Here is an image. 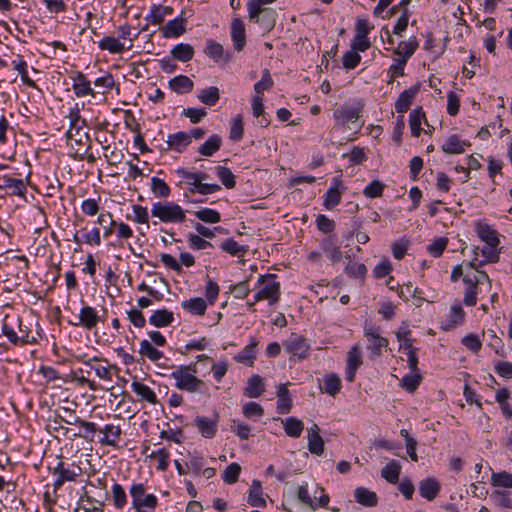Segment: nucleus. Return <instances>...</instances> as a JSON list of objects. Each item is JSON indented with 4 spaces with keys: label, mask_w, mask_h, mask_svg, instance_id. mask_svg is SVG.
I'll list each match as a JSON object with an SVG mask.
<instances>
[{
    "label": "nucleus",
    "mask_w": 512,
    "mask_h": 512,
    "mask_svg": "<svg viewBox=\"0 0 512 512\" xmlns=\"http://www.w3.org/2000/svg\"><path fill=\"white\" fill-rule=\"evenodd\" d=\"M197 219L209 224H216L221 221V214L211 208L203 207L194 212Z\"/></svg>",
    "instance_id": "de8ad7c7"
},
{
    "label": "nucleus",
    "mask_w": 512,
    "mask_h": 512,
    "mask_svg": "<svg viewBox=\"0 0 512 512\" xmlns=\"http://www.w3.org/2000/svg\"><path fill=\"white\" fill-rule=\"evenodd\" d=\"M243 415L253 421H257L264 415V408L257 402H247L242 407Z\"/></svg>",
    "instance_id": "864d4df0"
},
{
    "label": "nucleus",
    "mask_w": 512,
    "mask_h": 512,
    "mask_svg": "<svg viewBox=\"0 0 512 512\" xmlns=\"http://www.w3.org/2000/svg\"><path fill=\"white\" fill-rule=\"evenodd\" d=\"M181 308L191 315L202 316L207 310V302L201 297H195L182 301Z\"/></svg>",
    "instance_id": "a878e982"
},
{
    "label": "nucleus",
    "mask_w": 512,
    "mask_h": 512,
    "mask_svg": "<svg viewBox=\"0 0 512 512\" xmlns=\"http://www.w3.org/2000/svg\"><path fill=\"white\" fill-rule=\"evenodd\" d=\"M419 47L418 40L415 36L410 37L407 41H401L397 48L394 49V54L400 56V59L409 60Z\"/></svg>",
    "instance_id": "c756f323"
},
{
    "label": "nucleus",
    "mask_w": 512,
    "mask_h": 512,
    "mask_svg": "<svg viewBox=\"0 0 512 512\" xmlns=\"http://www.w3.org/2000/svg\"><path fill=\"white\" fill-rule=\"evenodd\" d=\"M258 292L254 295L255 301L267 300L274 305L280 298V283L275 274L260 275L257 281Z\"/></svg>",
    "instance_id": "7ed1b4c3"
},
{
    "label": "nucleus",
    "mask_w": 512,
    "mask_h": 512,
    "mask_svg": "<svg viewBox=\"0 0 512 512\" xmlns=\"http://www.w3.org/2000/svg\"><path fill=\"white\" fill-rule=\"evenodd\" d=\"M172 13L173 8L170 6L153 4L150 7L149 14H147L145 17V20L153 25H160L166 16L171 15Z\"/></svg>",
    "instance_id": "5701e85b"
},
{
    "label": "nucleus",
    "mask_w": 512,
    "mask_h": 512,
    "mask_svg": "<svg viewBox=\"0 0 512 512\" xmlns=\"http://www.w3.org/2000/svg\"><path fill=\"white\" fill-rule=\"evenodd\" d=\"M425 118L422 107L415 108L410 112L409 124L411 129V135L413 137H419L421 134V120Z\"/></svg>",
    "instance_id": "49530a36"
},
{
    "label": "nucleus",
    "mask_w": 512,
    "mask_h": 512,
    "mask_svg": "<svg viewBox=\"0 0 512 512\" xmlns=\"http://www.w3.org/2000/svg\"><path fill=\"white\" fill-rule=\"evenodd\" d=\"M220 248L231 256H243L248 251V246L239 245L233 238L221 242Z\"/></svg>",
    "instance_id": "09e8293b"
},
{
    "label": "nucleus",
    "mask_w": 512,
    "mask_h": 512,
    "mask_svg": "<svg viewBox=\"0 0 512 512\" xmlns=\"http://www.w3.org/2000/svg\"><path fill=\"white\" fill-rule=\"evenodd\" d=\"M320 247L333 264L340 262L342 259V252L335 235H329L322 239Z\"/></svg>",
    "instance_id": "2eb2a0df"
},
{
    "label": "nucleus",
    "mask_w": 512,
    "mask_h": 512,
    "mask_svg": "<svg viewBox=\"0 0 512 512\" xmlns=\"http://www.w3.org/2000/svg\"><path fill=\"white\" fill-rule=\"evenodd\" d=\"M191 144V136L188 132L179 131L177 133L169 134L166 140V147L162 150H173L182 153Z\"/></svg>",
    "instance_id": "ddd939ff"
},
{
    "label": "nucleus",
    "mask_w": 512,
    "mask_h": 512,
    "mask_svg": "<svg viewBox=\"0 0 512 512\" xmlns=\"http://www.w3.org/2000/svg\"><path fill=\"white\" fill-rule=\"evenodd\" d=\"M385 189V184L379 180H373L363 190V194L367 198L381 197Z\"/></svg>",
    "instance_id": "69168bd1"
},
{
    "label": "nucleus",
    "mask_w": 512,
    "mask_h": 512,
    "mask_svg": "<svg viewBox=\"0 0 512 512\" xmlns=\"http://www.w3.org/2000/svg\"><path fill=\"white\" fill-rule=\"evenodd\" d=\"M248 503L253 507L266 506V501L263 498L261 482L258 480H253L251 484L248 495Z\"/></svg>",
    "instance_id": "79ce46f5"
},
{
    "label": "nucleus",
    "mask_w": 512,
    "mask_h": 512,
    "mask_svg": "<svg viewBox=\"0 0 512 512\" xmlns=\"http://www.w3.org/2000/svg\"><path fill=\"white\" fill-rule=\"evenodd\" d=\"M72 88L76 97L94 96L95 92L91 87V82L81 71L71 75Z\"/></svg>",
    "instance_id": "dca6fc26"
},
{
    "label": "nucleus",
    "mask_w": 512,
    "mask_h": 512,
    "mask_svg": "<svg viewBox=\"0 0 512 512\" xmlns=\"http://www.w3.org/2000/svg\"><path fill=\"white\" fill-rule=\"evenodd\" d=\"M131 389L142 401H146L152 405H155L158 402L155 392L148 385L142 382L133 381L131 383Z\"/></svg>",
    "instance_id": "c85d7f7f"
},
{
    "label": "nucleus",
    "mask_w": 512,
    "mask_h": 512,
    "mask_svg": "<svg viewBox=\"0 0 512 512\" xmlns=\"http://www.w3.org/2000/svg\"><path fill=\"white\" fill-rule=\"evenodd\" d=\"M265 391L262 378L255 374L252 375L247 382V386L244 389V394L250 398H258Z\"/></svg>",
    "instance_id": "ea45409f"
},
{
    "label": "nucleus",
    "mask_w": 512,
    "mask_h": 512,
    "mask_svg": "<svg viewBox=\"0 0 512 512\" xmlns=\"http://www.w3.org/2000/svg\"><path fill=\"white\" fill-rule=\"evenodd\" d=\"M440 484L434 478L423 479L419 484L420 495L428 501L436 498L440 491Z\"/></svg>",
    "instance_id": "bb28decb"
},
{
    "label": "nucleus",
    "mask_w": 512,
    "mask_h": 512,
    "mask_svg": "<svg viewBox=\"0 0 512 512\" xmlns=\"http://www.w3.org/2000/svg\"><path fill=\"white\" fill-rule=\"evenodd\" d=\"M152 217L163 223H183L186 221V210L175 202H156L151 207Z\"/></svg>",
    "instance_id": "f03ea898"
},
{
    "label": "nucleus",
    "mask_w": 512,
    "mask_h": 512,
    "mask_svg": "<svg viewBox=\"0 0 512 512\" xmlns=\"http://www.w3.org/2000/svg\"><path fill=\"white\" fill-rule=\"evenodd\" d=\"M257 345L258 341L255 338H251L250 342L239 353H237L233 359L238 363L252 366L254 359L256 358Z\"/></svg>",
    "instance_id": "b1692460"
},
{
    "label": "nucleus",
    "mask_w": 512,
    "mask_h": 512,
    "mask_svg": "<svg viewBox=\"0 0 512 512\" xmlns=\"http://www.w3.org/2000/svg\"><path fill=\"white\" fill-rule=\"evenodd\" d=\"M185 31L184 19L176 17L165 24L162 29V35L164 38H176L184 34Z\"/></svg>",
    "instance_id": "cd10ccee"
},
{
    "label": "nucleus",
    "mask_w": 512,
    "mask_h": 512,
    "mask_svg": "<svg viewBox=\"0 0 512 512\" xmlns=\"http://www.w3.org/2000/svg\"><path fill=\"white\" fill-rule=\"evenodd\" d=\"M216 174H217L218 178L220 179V181L222 182V184L226 188L230 189V188L235 187V184H236L235 176L229 168L223 167V166H217Z\"/></svg>",
    "instance_id": "bf43d9fd"
},
{
    "label": "nucleus",
    "mask_w": 512,
    "mask_h": 512,
    "mask_svg": "<svg viewBox=\"0 0 512 512\" xmlns=\"http://www.w3.org/2000/svg\"><path fill=\"white\" fill-rule=\"evenodd\" d=\"M419 92V86L414 85L400 93L395 102V110L400 115H403L410 109L416 95Z\"/></svg>",
    "instance_id": "6ab92c4d"
},
{
    "label": "nucleus",
    "mask_w": 512,
    "mask_h": 512,
    "mask_svg": "<svg viewBox=\"0 0 512 512\" xmlns=\"http://www.w3.org/2000/svg\"><path fill=\"white\" fill-rule=\"evenodd\" d=\"M463 282L466 284V290L463 302L466 306H475L477 303V288L480 279L477 275H469L468 273L463 276Z\"/></svg>",
    "instance_id": "a211bd4d"
},
{
    "label": "nucleus",
    "mask_w": 512,
    "mask_h": 512,
    "mask_svg": "<svg viewBox=\"0 0 512 512\" xmlns=\"http://www.w3.org/2000/svg\"><path fill=\"white\" fill-rule=\"evenodd\" d=\"M411 331L407 326H401L396 332V338L399 342L400 350L407 351L413 349V339L410 338Z\"/></svg>",
    "instance_id": "6e6d98bb"
},
{
    "label": "nucleus",
    "mask_w": 512,
    "mask_h": 512,
    "mask_svg": "<svg viewBox=\"0 0 512 512\" xmlns=\"http://www.w3.org/2000/svg\"><path fill=\"white\" fill-rule=\"evenodd\" d=\"M465 318V312L460 305H453L450 309L446 321L442 324L441 328L444 331H449L457 325L462 324Z\"/></svg>",
    "instance_id": "2f4dec72"
},
{
    "label": "nucleus",
    "mask_w": 512,
    "mask_h": 512,
    "mask_svg": "<svg viewBox=\"0 0 512 512\" xmlns=\"http://www.w3.org/2000/svg\"><path fill=\"white\" fill-rule=\"evenodd\" d=\"M241 466L238 463L229 464L222 475L223 481L227 484H234L238 481Z\"/></svg>",
    "instance_id": "e2e57ef3"
},
{
    "label": "nucleus",
    "mask_w": 512,
    "mask_h": 512,
    "mask_svg": "<svg viewBox=\"0 0 512 512\" xmlns=\"http://www.w3.org/2000/svg\"><path fill=\"white\" fill-rule=\"evenodd\" d=\"M13 69L18 72V74L21 76V79L23 83L30 87H35V82L29 78L28 76V65L27 62L21 57L18 56L16 59L12 61Z\"/></svg>",
    "instance_id": "8fccbe9b"
},
{
    "label": "nucleus",
    "mask_w": 512,
    "mask_h": 512,
    "mask_svg": "<svg viewBox=\"0 0 512 512\" xmlns=\"http://www.w3.org/2000/svg\"><path fill=\"white\" fill-rule=\"evenodd\" d=\"M130 495L132 498V507L137 512H149L147 509L154 510L157 506L158 499L154 494H145L146 488L142 483L133 484L130 487Z\"/></svg>",
    "instance_id": "0eeeda50"
},
{
    "label": "nucleus",
    "mask_w": 512,
    "mask_h": 512,
    "mask_svg": "<svg viewBox=\"0 0 512 512\" xmlns=\"http://www.w3.org/2000/svg\"><path fill=\"white\" fill-rule=\"evenodd\" d=\"M362 364L361 352L358 345L350 348L347 354L345 379L348 382H353L355 379L356 371Z\"/></svg>",
    "instance_id": "4468645a"
},
{
    "label": "nucleus",
    "mask_w": 512,
    "mask_h": 512,
    "mask_svg": "<svg viewBox=\"0 0 512 512\" xmlns=\"http://www.w3.org/2000/svg\"><path fill=\"white\" fill-rule=\"evenodd\" d=\"M493 502L500 507L512 509V492L496 490L491 494Z\"/></svg>",
    "instance_id": "13d9d810"
},
{
    "label": "nucleus",
    "mask_w": 512,
    "mask_h": 512,
    "mask_svg": "<svg viewBox=\"0 0 512 512\" xmlns=\"http://www.w3.org/2000/svg\"><path fill=\"white\" fill-rule=\"evenodd\" d=\"M197 97L201 103L208 106H214L220 99V92L218 87L210 86L200 90Z\"/></svg>",
    "instance_id": "a18cd8bd"
},
{
    "label": "nucleus",
    "mask_w": 512,
    "mask_h": 512,
    "mask_svg": "<svg viewBox=\"0 0 512 512\" xmlns=\"http://www.w3.org/2000/svg\"><path fill=\"white\" fill-rule=\"evenodd\" d=\"M98 360H99L98 357H93V358L81 357V358H79V361H81L86 367L89 368L88 373L90 372V370H93L95 372V374L97 375V377H99L102 380L111 382L112 381V373L110 371V368L105 367V366H100V365H98V366L93 365V361H98Z\"/></svg>",
    "instance_id": "4c0bfd02"
},
{
    "label": "nucleus",
    "mask_w": 512,
    "mask_h": 512,
    "mask_svg": "<svg viewBox=\"0 0 512 512\" xmlns=\"http://www.w3.org/2000/svg\"><path fill=\"white\" fill-rule=\"evenodd\" d=\"M170 54L175 60L188 62L193 59L195 51L192 45L188 43H179L171 49Z\"/></svg>",
    "instance_id": "58836bf2"
},
{
    "label": "nucleus",
    "mask_w": 512,
    "mask_h": 512,
    "mask_svg": "<svg viewBox=\"0 0 512 512\" xmlns=\"http://www.w3.org/2000/svg\"><path fill=\"white\" fill-rule=\"evenodd\" d=\"M230 34L234 49L238 52L242 51L246 45V31L245 24L240 18L232 20Z\"/></svg>",
    "instance_id": "f3484780"
},
{
    "label": "nucleus",
    "mask_w": 512,
    "mask_h": 512,
    "mask_svg": "<svg viewBox=\"0 0 512 512\" xmlns=\"http://www.w3.org/2000/svg\"><path fill=\"white\" fill-rule=\"evenodd\" d=\"M0 189H9L10 193L17 196H24L27 192L26 185L22 179L3 176L0 178Z\"/></svg>",
    "instance_id": "393cba45"
},
{
    "label": "nucleus",
    "mask_w": 512,
    "mask_h": 512,
    "mask_svg": "<svg viewBox=\"0 0 512 512\" xmlns=\"http://www.w3.org/2000/svg\"><path fill=\"white\" fill-rule=\"evenodd\" d=\"M13 321L17 322L16 327L18 329L20 346L34 344L37 342L36 338L30 335V329L28 328V326L23 324L22 320L19 317L13 318Z\"/></svg>",
    "instance_id": "5fc2aeb1"
},
{
    "label": "nucleus",
    "mask_w": 512,
    "mask_h": 512,
    "mask_svg": "<svg viewBox=\"0 0 512 512\" xmlns=\"http://www.w3.org/2000/svg\"><path fill=\"white\" fill-rule=\"evenodd\" d=\"M284 350L292 357L303 360L309 355L310 345L307 340L300 335L292 333L284 342Z\"/></svg>",
    "instance_id": "6e6552de"
},
{
    "label": "nucleus",
    "mask_w": 512,
    "mask_h": 512,
    "mask_svg": "<svg viewBox=\"0 0 512 512\" xmlns=\"http://www.w3.org/2000/svg\"><path fill=\"white\" fill-rule=\"evenodd\" d=\"M62 421L70 425H78L80 428L84 429V432H72V429L61 427V429L65 430V435H69L71 433L73 438H83L85 440L92 441L94 434L97 431V426L94 422L85 421L78 416H75L70 420L62 419Z\"/></svg>",
    "instance_id": "9d476101"
},
{
    "label": "nucleus",
    "mask_w": 512,
    "mask_h": 512,
    "mask_svg": "<svg viewBox=\"0 0 512 512\" xmlns=\"http://www.w3.org/2000/svg\"><path fill=\"white\" fill-rule=\"evenodd\" d=\"M475 231L478 237L489 246H498L500 244L498 232L493 226L485 223L478 222L475 226Z\"/></svg>",
    "instance_id": "aec40b11"
},
{
    "label": "nucleus",
    "mask_w": 512,
    "mask_h": 512,
    "mask_svg": "<svg viewBox=\"0 0 512 512\" xmlns=\"http://www.w3.org/2000/svg\"><path fill=\"white\" fill-rule=\"evenodd\" d=\"M340 184L341 181L334 178L333 185L326 191L323 201V205L326 209L331 210L341 202V192L339 191Z\"/></svg>",
    "instance_id": "7c9ffc66"
},
{
    "label": "nucleus",
    "mask_w": 512,
    "mask_h": 512,
    "mask_svg": "<svg viewBox=\"0 0 512 512\" xmlns=\"http://www.w3.org/2000/svg\"><path fill=\"white\" fill-rule=\"evenodd\" d=\"M151 191L156 197L167 198L170 195V187L167 183L158 177L151 179Z\"/></svg>",
    "instance_id": "4d7b16f0"
},
{
    "label": "nucleus",
    "mask_w": 512,
    "mask_h": 512,
    "mask_svg": "<svg viewBox=\"0 0 512 512\" xmlns=\"http://www.w3.org/2000/svg\"><path fill=\"white\" fill-rule=\"evenodd\" d=\"M363 104L360 101L345 103L333 112L334 128H349V124H355L362 116Z\"/></svg>",
    "instance_id": "20e7f679"
},
{
    "label": "nucleus",
    "mask_w": 512,
    "mask_h": 512,
    "mask_svg": "<svg viewBox=\"0 0 512 512\" xmlns=\"http://www.w3.org/2000/svg\"><path fill=\"white\" fill-rule=\"evenodd\" d=\"M218 419V414H215L213 418L196 416L193 424L204 438L212 439L218 431Z\"/></svg>",
    "instance_id": "f8f14e48"
},
{
    "label": "nucleus",
    "mask_w": 512,
    "mask_h": 512,
    "mask_svg": "<svg viewBox=\"0 0 512 512\" xmlns=\"http://www.w3.org/2000/svg\"><path fill=\"white\" fill-rule=\"evenodd\" d=\"M361 61V56L359 52L350 49L347 51L342 58V64L344 69L346 70H352L358 66V64Z\"/></svg>",
    "instance_id": "338daca9"
},
{
    "label": "nucleus",
    "mask_w": 512,
    "mask_h": 512,
    "mask_svg": "<svg viewBox=\"0 0 512 512\" xmlns=\"http://www.w3.org/2000/svg\"><path fill=\"white\" fill-rule=\"evenodd\" d=\"M98 47L101 50H107L111 54H121L125 50H131L133 44L125 45L124 42H121L119 38H115L112 36H105L98 42Z\"/></svg>",
    "instance_id": "412c9836"
},
{
    "label": "nucleus",
    "mask_w": 512,
    "mask_h": 512,
    "mask_svg": "<svg viewBox=\"0 0 512 512\" xmlns=\"http://www.w3.org/2000/svg\"><path fill=\"white\" fill-rule=\"evenodd\" d=\"M401 473V465L396 460H391L381 470V476L391 484H396Z\"/></svg>",
    "instance_id": "37998d69"
},
{
    "label": "nucleus",
    "mask_w": 512,
    "mask_h": 512,
    "mask_svg": "<svg viewBox=\"0 0 512 512\" xmlns=\"http://www.w3.org/2000/svg\"><path fill=\"white\" fill-rule=\"evenodd\" d=\"M491 484L497 487L512 488V474L507 472L492 473Z\"/></svg>",
    "instance_id": "774afa93"
},
{
    "label": "nucleus",
    "mask_w": 512,
    "mask_h": 512,
    "mask_svg": "<svg viewBox=\"0 0 512 512\" xmlns=\"http://www.w3.org/2000/svg\"><path fill=\"white\" fill-rule=\"evenodd\" d=\"M176 174L185 184L190 186L189 192L191 194L207 195L221 190V186L217 183H201L196 172L188 171L185 168H178Z\"/></svg>",
    "instance_id": "423d86ee"
},
{
    "label": "nucleus",
    "mask_w": 512,
    "mask_h": 512,
    "mask_svg": "<svg viewBox=\"0 0 512 512\" xmlns=\"http://www.w3.org/2000/svg\"><path fill=\"white\" fill-rule=\"evenodd\" d=\"M421 382V376L418 372H411L404 375L401 380V386L408 392H414Z\"/></svg>",
    "instance_id": "680f3d73"
},
{
    "label": "nucleus",
    "mask_w": 512,
    "mask_h": 512,
    "mask_svg": "<svg viewBox=\"0 0 512 512\" xmlns=\"http://www.w3.org/2000/svg\"><path fill=\"white\" fill-rule=\"evenodd\" d=\"M354 497L359 504L367 507H373L377 504L376 493L363 487L355 490Z\"/></svg>",
    "instance_id": "c03bdc74"
},
{
    "label": "nucleus",
    "mask_w": 512,
    "mask_h": 512,
    "mask_svg": "<svg viewBox=\"0 0 512 512\" xmlns=\"http://www.w3.org/2000/svg\"><path fill=\"white\" fill-rule=\"evenodd\" d=\"M17 322L13 321V318L5 317L2 320L1 332L7 337L9 342L14 346H20V340L18 337V329L16 327Z\"/></svg>",
    "instance_id": "72a5a7b5"
},
{
    "label": "nucleus",
    "mask_w": 512,
    "mask_h": 512,
    "mask_svg": "<svg viewBox=\"0 0 512 512\" xmlns=\"http://www.w3.org/2000/svg\"><path fill=\"white\" fill-rule=\"evenodd\" d=\"M81 473L80 467L69 468L65 466L63 461H58L57 465L52 469V474L56 477L53 483L54 491L59 490L66 482L76 481Z\"/></svg>",
    "instance_id": "1a4fd4ad"
},
{
    "label": "nucleus",
    "mask_w": 512,
    "mask_h": 512,
    "mask_svg": "<svg viewBox=\"0 0 512 512\" xmlns=\"http://www.w3.org/2000/svg\"><path fill=\"white\" fill-rule=\"evenodd\" d=\"M364 337L367 340L369 358L375 360L382 355L383 349L387 348L388 339L381 336V329L374 324H365L363 329Z\"/></svg>",
    "instance_id": "39448f33"
},
{
    "label": "nucleus",
    "mask_w": 512,
    "mask_h": 512,
    "mask_svg": "<svg viewBox=\"0 0 512 512\" xmlns=\"http://www.w3.org/2000/svg\"><path fill=\"white\" fill-rule=\"evenodd\" d=\"M168 84L169 88L178 94L189 93L194 87L193 81L186 75L175 76Z\"/></svg>",
    "instance_id": "473e14b6"
},
{
    "label": "nucleus",
    "mask_w": 512,
    "mask_h": 512,
    "mask_svg": "<svg viewBox=\"0 0 512 512\" xmlns=\"http://www.w3.org/2000/svg\"><path fill=\"white\" fill-rule=\"evenodd\" d=\"M470 145L468 142L461 140L456 134L450 135L442 145V151L446 154H461L465 151V146Z\"/></svg>",
    "instance_id": "f704fd0d"
},
{
    "label": "nucleus",
    "mask_w": 512,
    "mask_h": 512,
    "mask_svg": "<svg viewBox=\"0 0 512 512\" xmlns=\"http://www.w3.org/2000/svg\"><path fill=\"white\" fill-rule=\"evenodd\" d=\"M197 372V363L192 362L188 365H180L176 367L170 376L175 380L174 385L177 389L187 391L189 393H198L202 391L205 383L202 379L196 376Z\"/></svg>",
    "instance_id": "f257e3e1"
},
{
    "label": "nucleus",
    "mask_w": 512,
    "mask_h": 512,
    "mask_svg": "<svg viewBox=\"0 0 512 512\" xmlns=\"http://www.w3.org/2000/svg\"><path fill=\"white\" fill-rule=\"evenodd\" d=\"M222 146V137L218 134H212L198 149L202 156L210 157L220 150Z\"/></svg>",
    "instance_id": "c9c22d12"
},
{
    "label": "nucleus",
    "mask_w": 512,
    "mask_h": 512,
    "mask_svg": "<svg viewBox=\"0 0 512 512\" xmlns=\"http://www.w3.org/2000/svg\"><path fill=\"white\" fill-rule=\"evenodd\" d=\"M112 497H113V504L117 509H123V507L127 504V495L119 483H115L112 486Z\"/></svg>",
    "instance_id": "052dcab7"
},
{
    "label": "nucleus",
    "mask_w": 512,
    "mask_h": 512,
    "mask_svg": "<svg viewBox=\"0 0 512 512\" xmlns=\"http://www.w3.org/2000/svg\"><path fill=\"white\" fill-rule=\"evenodd\" d=\"M187 242L189 248L192 250H205L207 248H213V244L211 242L193 233L187 235Z\"/></svg>",
    "instance_id": "0e129e2a"
},
{
    "label": "nucleus",
    "mask_w": 512,
    "mask_h": 512,
    "mask_svg": "<svg viewBox=\"0 0 512 512\" xmlns=\"http://www.w3.org/2000/svg\"><path fill=\"white\" fill-rule=\"evenodd\" d=\"M104 436L99 440L102 445L116 447L120 440L122 429L119 425L106 424L99 430Z\"/></svg>",
    "instance_id": "4be33fe9"
},
{
    "label": "nucleus",
    "mask_w": 512,
    "mask_h": 512,
    "mask_svg": "<svg viewBox=\"0 0 512 512\" xmlns=\"http://www.w3.org/2000/svg\"><path fill=\"white\" fill-rule=\"evenodd\" d=\"M283 428L285 433L292 438H298L301 436L304 430L303 422L296 417H287L282 420Z\"/></svg>",
    "instance_id": "a19ab883"
},
{
    "label": "nucleus",
    "mask_w": 512,
    "mask_h": 512,
    "mask_svg": "<svg viewBox=\"0 0 512 512\" xmlns=\"http://www.w3.org/2000/svg\"><path fill=\"white\" fill-rule=\"evenodd\" d=\"M321 390L330 396H335L341 390L340 378L333 373L326 375Z\"/></svg>",
    "instance_id": "3c124183"
},
{
    "label": "nucleus",
    "mask_w": 512,
    "mask_h": 512,
    "mask_svg": "<svg viewBox=\"0 0 512 512\" xmlns=\"http://www.w3.org/2000/svg\"><path fill=\"white\" fill-rule=\"evenodd\" d=\"M139 353L147 357L152 362H157L164 356L163 352L156 349L148 340H142L140 342Z\"/></svg>",
    "instance_id": "603ef678"
},
{
    "label": "nucleus",
    "mask_w": 512,
    "mask_h": 512,
    "mask_svg": "<svg viewBox=\"0 0 512 512\" xmlns=\"http://www.w3.org/2000/svg\"><path fill=\"white\" fill-rule=\"evenodd\" d=\"M174 320L172 311L167 309H159L153 312L149 317V323L157 328H162L170 325Z\"/></svg>",
    "instance_id": "e433bc0d"
},
{
    "label": "nucleus",
    "mask_w": 512,
    "mask_h": 512,
    "mask_svg": "<svg viewBox=\"0 0 512 512\" xmlns=\"http://www.w3.org/2000/svg\"><path fill=\"white\" fill-rule=\"evenodd\" d=\"M100 316L94 307L84 305L77 316L76 321H69L72 326H82L87 330L94 329L100 322Z\"/></svg>",
    "instance_id": "9b49d317"
}]
</instances>
